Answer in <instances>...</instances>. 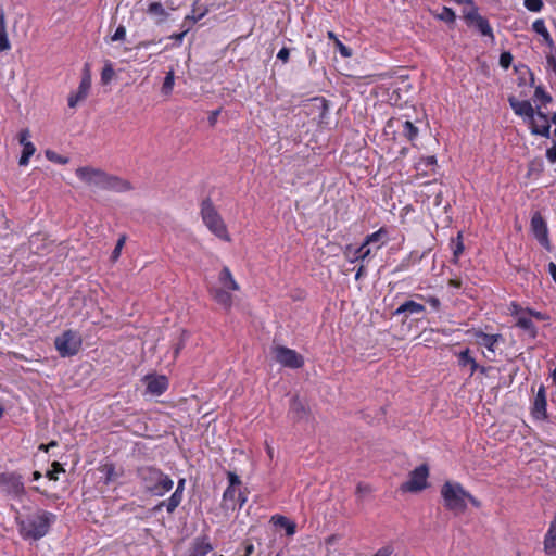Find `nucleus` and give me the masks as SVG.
Returning <instances> with one entry per match:
<instances>
[{"label": "nucleus", "mask_w": 556, "mask_h": 556, "mask_svg": "<svg viewBox=\"0 0 556 556\" xmlns=\"http://www.w3.org/2000/svg\"><path fill=\"white\" fill-rule=\"evenodd\" d=\"M75 175L86 185L101 190L122 193L130 191L134 188L130 181L92 166L78 167L75 170Z\"/></svg>", "instance_id": "1"}, {"label": "nucleus", "mask_w": 556, "mask_h": 556, "mask_svg": "<svg viewBox=\"0 0 556 556\" xmlns=\"http://www.w3.org/2000/svg\"><path fill=\"white\" fill-rule=\"evenodd\" d=\"M136 475L143 491L152 496H164L174 486V480L155 466H140Z\"/></svg>", "instance_id": "2"}, {"label": "nucleus", "mask_w": 556, "mask_h": 556, "mask_svg": "<svg viewBox=\"0 0 556 556\" xmlns=\"http://www.w3.org/2000/svg\"><path fill=\"white\" fill-rule=\"evenodd\" d=\"M56 516L47 510H38L22 519H17L20 533L24 539L39 540L43 538L55 521Z\"/></svg>", "instance_id": "3"}, {"label": "nucleus", "mask_w": 556, "mask_h": 556, "mask_svg": "<svg viewBox=\"0 0 556 556\" xmlns=\"http://www.w3.org/2000/svg\"><path fill=\"white\" fill-rule=\"evenodd\" d=\"M218 282L220 287L210 288L208 293L218 305H220L226 311H230L232 307L233 298L229 291H239L240 286L227 266H224L219 271Z\"/></svg>", "instance_id": "4"}, {"label": "nucleus", "mask_w": 556, "mask_h": 556, "mask_svg": "<svg viewBox=\"0 0 556 556\" xmlns=\"http://www.w3.org/2000/svg\"><path fill=\"white\" fill-rule=\"evenodd\" d=\"M200 214L203 224L214 236L225 242L231 241L227 226L210 198H206L201 202Z\"/></svg>", "instance_id": "5"}, {"label": "nucleus", "mask_w": 556, "mask_h": 556, "mask_svg": "<svg viewBox=\"0 0 556 556\" xmlns=\"http://www.w3.org/2000/svg\"><path fill=\"white\" fill-rule=\"evenodd\" d=\"M466 492L467 490L459 482L445 481L440 491L444 507L455 515L465 513Z\"/></svg>", "instance_id": "6"}, {"label": "nucleus", "mask_w": 556, "mask_h": 556, "mask_svg": "<svg viewBox=\"0 0 556 556\" xmlns=\"http://www.w3.org/2000/svg\"><path fill=\"white\" fill-rule=\"evenodd\" d=\"M83 339L76 330H65L54 339V346L61 357H71L81 349Z\"/></svg>", "instance_id": "7"}, {"label": "nucleus", "mask_w": 556, "mask_h": 556, "mask_svg": "<svg viewBox=\"0 0 556 556\" xmlns=\"http://www.w3.org/2000/svg\"><path fill=\"white\" fill-rule=\"evenodd\" d=\"M429 468L426 464L416 467L408 476L407 481L403 482L400 490L403 493H417L425 490L428 485Z\"/></svg>", "instance_id": "8"}, {"label": "nucleus", "mask_w": 556, "mask_h": 556, "mask_svg": "<svg viewBox=\"0 0 556 556\" xmlns=\"http://www.w3.org/2000/svg\"><path fill=\"white\" fill-rule=\"evenodd\" d=\"M275 359L283 367L299 369L304 366V357L295 350L277 345L273 349Z\"/></svg>", "instance_id": "9"}, {"label": "nucleus", "mask_w": 556, "mask_h": 556, "mask_svg": "<svg viewBox=\"0 0 556 556\" xmlns=\"http://www.w3.org/2000/svg\"><path fill=\"white\" fill-rule=\"evenodd\" d=\"M0 490L14 497L22 496L25 493L22 476L16 472L0 473Z\"/></svg>", "instance_id": "10"}, {"label": "nucleus", "mask_w": 556, "mask_h": 556, "mask_svg": "<svg viewBox=\"0 0 556 556\" xmlns=\"http://www.w3.org/2000/svg\"><path fill=\"white\" fill-rule=\"evenodd\" d=\"M90 88H91L90 67H89V64H85L84 70H83L81 80L79 83L77 91L72 92L68 96V99H67L68 106L71 109H75L79 102L84 101L88 97V94L90 92Z\"/></svg>", "instance_id": "11"}, {"label": "nucleus", "mask_w": 556, "mask_h": 556, "mask_svg": "<svg viewBox=\"0 0 556 556\" xmlns=\"http://www.w3.org/2000/svg\"><path fill=\"white\" fill-rule=\"evenodd\" d=\"M510 314L513 317L516 318V327L522 329L526 331L531 338H535L538 334V329L535 325L533 324L530 316H528L523 312V307H521L519 304L513 302L510 304Z\"/></svg>", "instance_id": "12"}, {"label": "nucleus", "mask_w": 556, "mask_h": 556, "mask_svg": "<svg viewBox=\"0 0 556 556\" xmlns=\"http://www.w3.org/2000/svg\"><path fill=\"white\" fill-rule=\"evenodd\" d=\"M185 484L186 480L179 479L177 482L176 490L167 500L161 501L157 505H155L153 507V511H160L162 510L163 507H165L168 514H173L182 502Z\"/></svg>", "instance_id": "13"}, {"label": "nucleus", "mask_w": 556, "mask_h": 556, "mask_svg": "<svg viewBox=\"0 0 556 556\" xmlns=\"http://www.w3.org/2000/svg\"><path fill=\"white\" fill-rule=\"evenodd\" d=\"M530 225L533 236L539 241V243L546 250H551L547 225L539 212L532 215Z\"/></svg>", "instance_id": "14"}, {"label": "nucleus", "mask_w": 556, "mask_h": 556, "mask_svg": "<svg viewBox=\"0 0 556 556\" xmlns=\"http://www.w3.org/2000/svg\"><path fill=\"white\" fill-rule=\"evenodd\" d=\"M464 17L466 22L472 24L482 36L494 39V33L489 21L479 14L477 5H473V9L465 13Z\"/></svg>", "instance_id": "15"}, {"label": "nucleus", "mask_w": 556, "mask_h": 556, "mask_svg": "<svg viewBox=\"0 0 556 556\" xmlns=\"http://www.w3.org/2000/svg\"><path fill=\"white\" fill-rule=\"evenodd\" d=\"M469 333H472L478 345L484 346L493 355L495 354L498 342L503 339L500 333L489 334L481 329H471Z\"/></svg>", "instance_id": "16"}, {"label": "nucleus", "mask_w": 556, "mask_h": 556, "mask_svg": "<svg viewBox=\"0 0 556 556\" xmlns=\"http://www.w3.org/2000/svg\"><path fill=\"white\" fill-rule=\"evenodd\" d=\"M372 248L365 245L363 242L359 247H354L353 244H346L343 249V256L350 263L355 262H364L365 260L371 257Z\"/></svg>", "instance_id": "17"}, {"label": "nucleus", "mask_w": 556, "mask_h": 556, "mask_svg": "<svg viewBox=\"0 0 556 556\" xmlns=\"http://www.w3.org/2000/svg\"><path fill=\"white\" fill-rule=\"evenodd\" d=\"M531 415L536 420H544L547 418V401L544 386H540L536 395L534 396Z\"/></svg>", "instance_id": "18"}, {"label": "nucleus", "mask_w": 556, "mask_h": 556, "mask_svg": "<svg viewBox=\"0 0 556 556\" xmlns=\"http://www.w3.org/2000/svg\"><path fill=\"white\" fill-rule=\"evenodd\" d=\"M213 544L208 535H199L190 544L188 556H206L213 551Z\"/></svg>", "instance_id": "19"}, {"label": "nucleus", "mask_w": 556, "mask_h": 556, "mask_svg": "<svg viewBox=\"0 0 556 556\" xmlns=\"http://www.w3.org/2000/svg\"><path fill=\"white\" fill-rule=\"evenodd\" d=\"M144 380L147 382V392L152 395H162L167 389H168V379L166 376H153V375H147L144 377Z\"/></svg>", "instance_id": "20"}, {"label": "nucleus", "mask_w": 556, "mask_h": 556, "mask_svg": "<svg viewBox=\"0 0 556 556\" xmlns=\"http://www.w3.org/2000/svg\"><path fill=\"white\" fill-rule=\"evenodd\" d=\"M543 549L547 556H556V514L544 535Z\"/></svg>", "instance_id": "21"}, {"label": "nucleus", "mask_w": 556, "mask_h": 556, "mask_svg": "<svg viewBox=\"0 0 556 556\" xmlns=\"http://www.w3.org/2000/svg\"><path fill=\"white\" fill-rule=\"evenodd\" d=\"M457 364L460 368L469 367V376L472 377L475 372H477L479 368V364L476 358L472 356V351L469 348L464 349L463 351L456 354Z\"/></svg>", "instance_id": "22"}, {"label": "nucleus", "mask_w": 556, "mask_h": 556, "mask_svg": "<svg viewBox=\"0 0 556 556\" xmlns=\"http://www.w3.org/2000/svg\"><path fill=\"white\" fill-rule=\"evenodd\" d=\"M530 125L532 134L548 137L551 126L544 113L539 112L536 116L534 115L533 119H530Z\"/></svg>", "instance_id": "23"}, {"label": "nucleus", "mask_w": 556, "mask_h": 556, "mask_svg": "<svg viewBox=\"0 0 556 556\" xmlns=\"http://www.w3.org/2000/svg\"><path fill=\"white\" fill-rule=\"evenodd\" d=\"M437 167V159L433 155L420 157L418 162L415 163V170L417 177H425L433 174Z\"/></svg>", "instance_id": "24"}, {"label": "nucleus", "mask_w": 556, "mask_h": 556, "mask_svg": "<svg viewBox=\"0 0 556 556\" xmlns=\"http://www.w3.org/2000/svg\"><path fill=\"white\" fill-rule=\"evenodd\" d=\"M389 231L386 227H380L377 231L369 233L365 237L364 243L367 247H371V244L377 243L376 251L381 249L383 245L387 244L389 240Z\"/></svg>", "instance_id": "25"}, {"label": "nucleus", "mask_w": 556, "mask_h": 556, "mask_svg": "<svg viewBox=\"0 0 556 556\" xmlns=\"http://www.w3.org/2000/svg\"><path fill=\"white\" fill-rule=\"evenodd\" d=\"M509 104L511 109L514 110L515 114L519 116H526L530 119H533V116L535 115L534 109L532 108L531 103L527 100L519 101L514 97L509 98Z\"/></svg>", "instance_id": "26"}, {"label": "nucleus", "mask_w": 556, "mask_h": 556, "mask_svg": "<svg viewBox=\"0 0 556 556\" xmlns=\"http://www.w3.org/2000/svg\"><path fill=\"white\" fill-rule=\"evenodd\" d=\"M532 29H533V31H535L538 35H540L542 37L543 42L551 50H555V52H556V47L554 45V40H553L543 18L535 20L532 24Z\"/></svg>", "instance_id": "27"}, {"label": "nucleus", "mask_w": 556, "mask_h": 556, "mask_svg": "<svg viewBox=\"0 0 556 556\" xmlns=\"http://www.w3.org/2000/svg\"><path fill=\"white\" fill-rule=\"evenodd\" d=\"M307 406L300 400L298 395L293 396L290 402V409L289 413L292 416V418L296 421L303 419L308 414Z\"/></svg>", "instance_id": "28"}, {"label": "nucleus", "mask_w": 556, "mask_h": 556, "mask_svg": "<svg viewBox=\"0 0 556 556\" xmlns=\"http://www.w3.org/2000/svg\"><path fill=\"white\" fill-rule=\"evenodd\" d=\"M146 12L151 16L157 17L156 24L164 23L169 16V13L164 9L161 2H150Z\"/></svg>", "instance_id": "29"}, {"label": "nucleus", "mask_w": 556, "mask_h": 556, "mask_svg": "<svg viewBox=\"0 0 556 556\" xmlns=\"http://www.w3.org/2000/svg\"><path fill=\"white\" fill-rule=\"evenodd\" d=\"M424 257V253L412 251L408 255L403 257L395 268V271L407 270L412 265L418 264Z\"/></svg>", "instance_id": "30"}, {"label": "nucleus", "mask_w": 556, "mask_h": 556, "mask_svg": "<svg viewBox=\"0 0 556 556\" xmlns=\"http://www.w3.org/2000/svg\"><path fill=\"white\" fill-rule=\"evenodd\" d=\"M237 488L227 486L223 493L222 506L226 509L237 508Z\"/></svg>", "instance_id": "31"}, {"label": "nucleus", "mask_w": 556, "mask_h": 556, "mask_svg": "<svg viewBox=\"0 0 556 556\" xmlns=\"http://www.w3.org/2000/svg\"><path fill=\"white\" fill-rule=\"evenodd\" d=\"M422 312H425V306L422 304L417 303L413 300H408V301H405L403 304H401L396 308L395 314L396 315L405 314V313L420 314Z\"/></svg>", "instance_id": "32"}, {"label": "nucleus", "mask_w": 556, "mask_h": 556, "mask_svg": "<svg viewBox=\"0 0 556 556\" xmlns=\"http://www.w3.org/2000/svg\"><path fill=\"white\" fill-rule=\"evenodd\" d=\"M271 522L276 526H279L286 530L287 535H293L296 531L295 522L289 520L287 517L282 515H274L271 517Z\"/></svg>", "instance_id": "33"}, {"label": "nucleus", "mask_w": 556, "mask_h": 556, "mask_svg": "<svg viewBox=\"0 0 556 556\" xmlns=\"http://www.w3.org/2000/svg\"><path fill=\"white\" fill-rule=\"evenodd\" d=\"M47 239L45 238L43 235L41 233H36L34 236H31L30 238V248L33 249V252L37 255H42L45 254L47 251V243H46Z\"/></svg>", "instance_id": "34"}, {"label": "nucleus", "mask_w": 556, "mask_h": 556, "mask_svg": "<svg viewBox=\"0 0 556 556\" xmlns=\"http://www.w3.org/2000/svg\"><path fill=\"white\" fill-rule=\"evenodd\" d=\"M451 249L453 251V260H452V262L454 264H457L458 261H459L460 255L463 254V252L465 250L462 232H458L456 238H452V240H451Z\"/></svg>", "instance_id": "35"}, {"label": "nucleus", "mask_w": 556, "mask_h": 556, "mask_svg": "<svg viewBox=\"0 0 556 556\" xmlns=\"http://www.w3.org/2000/svg\"><path fill=\"white\" fill-rule=\"evenodd\" d=\"M401 131L408 141H414L419 132L418 128L410 121L401 123Z\"/></svg>", "instance_id": "36"}, {"label": "nucleus", "mask_w": 556, "mask_h": 556, "mask_svg": "<svg viewBox=\"0 0 556 556\" xmlns=\"http://www.w3.org/2000/svg\"><path fill=\"white\" fill-rule=\"evenodd\" d=\"M11 49L5 28L4 15H0V52H4Z\"/></svg>", "instance_id": "37"}, {"label": "nucleus", "mask_w": 556, "mask_h": 556, "mask_svg": "<svg viewBox=\"0 0 556 556\" xmlns=\"http://www.w3.org/2000/svg\"><path fill=\"white\" fill-rule=\"evenodd\" d=\"M36 152V147L33 142H27L23 146L22 155L20 157L18 164L20 166H26L29 163V159Z\"/></svg>", "instance_id": "38"}, {"label": "nucleus", "mask_w": 556, "mask_h": 556, "mask_svg": "<svg viewBox=\"0 0 556 556\" xmlns=\"http://www.w3.org/2000/svg\"><path fill=\"white\" fill-rule=\"evenodd\" d=\"M174 84H175V73H174V70H170L169 72H167V74L164 78L162 89H161L162 93L165 96H169L173 92Z\"/></svg>", "instance_id": "39"}, {"label": "nucleus", "mask_w": 556, "mask_h": 556, "mask_svg": "<svg viewBox=\"0 0 556 556\" xmlns=\"http://www.w3.org/2000/svg\"><path fill=\"white\" fill-rule=\"evenodd\" d=\"M101 471L103 472L104 475V480H105V483H110V482H113L117 479L118 475L116 472V469H115V465L114 464H105Z\"/></svg>", "instance_id": "40"}, {"label": "nucleus", "mask_w": 556, "mask_h": 556, "mask_svg": "<svg viewBox=\"0 0 556 556\" xmlns=\"http://www.w3.org/2000/svg\"><path fill=\"white\" fill-rule=\"evenodd\" d=\"M416 296L418 299L425 301L426 303H428L433 311L439 312L441 309V301L438 296H432V295L426 296L422 294H417Z\"/></svg>", "instance_id": "41"}, {"label": "nucleus", "mask_w": 556, "mask_h": 556, "mask_svg": "<svg viewBox=\"0 0 556 556\" xmlns=\"http://www.w3.org/2000/svg\"><path fill=\"white\" fill-rule=\"evenodd\" d=\"M525 8L530 12H541L544 8L542 0H523Z\"/></svg>", "instance_id": "42"}, {"label": "nucleus", "mask_w": 556, "mask_h": 556, "mask_svg": "<svg viewBox=\"0 0 556 556\" xmlns=\"http://www.w3.org/2000/svg\"><path fill=\"white\" fill-rule=\"evenodd\" d=\"M439 18L446 23H454L456 20V14L453 9L443 7L441 14H439Z\"/></svg>", "instance_id": "43"}, {"label": "nucleus", "mask_w": 556, "mask_h": 556, "mask_svg": "<svg viewBox=\"0 0 556 556\" xmlns=\"http://www.w3.org/2000/svg\"><path fill=\"white\" fill-rule=\"evenodd\" d=\"M114 76V70L111 63L105 64L101 72V81L102 84H108L112 80Z\"/></svg>", "instance_id": "44"}, {"label": "nucleus", "mask_w": 556, "mask_h": 556, "mask_svg": "<svg viewBox=\"0 0 556 556\" xmlns=\"http://www.w3.org/2000/svg\"><path fill=\"white\" fill-rule=\"evenodd\" d=\"M46 156H47V159L49 161L58 163V164H62V165H64V164H66L68 162L67 157L62 156V155H60L56 152L51 151V150H47L46 151Z\"/></svg>", "instance_id": "45"}, {"label": "nucleus", "mask_w": 556, "mask_h": 556, "mask_svg": "<svg viewBox=\"0 0 556 556\" xmlns=\"http://www.w3.org/2000/svg\"><path fill=\"white\" fill-rule=\"evenodd\" d=\"M336 49L339 51L341 56L343 58H351L352 56V49L345 46L340 39H336V42H333Z\"/></svg>", "instance_id": "46"}, {"label": "nucleus", "mask_w": 556, "mask_h": 556, "mask_svg": "<svg viewBox=\"0 0 556 556\" xmlns=\"http://www.w3.org/2000/svg\"><path fill=\"white\" fill-rule=\"evenodd\" d=\"M535 99L540 100L543 104L552 101V97L541 87H536L534 90Z\"/></svg>", "instance_id": "47"}, {"label": "nucleus", "mask_w": 556, "mask_h": 556, "mask_svg": "<svg viewBox=\"0 0 556 556\" xmlns=\"http://www.w3.org/2000/svg\"><path fill=\"white\" fill-rule=\"evenodd\" d=\"M52 469L47 472V477L50 480H58V473L63 472L64 468L59 462H53L51 465Z\"/></svg>", "instance_id": "48"}, {"label": "nucleus", "mask_w": 556, "mask_h": 556, "mask_svg": "<svg viewBox=\"0 0 556 556\" xmlns=\"http://www.w3.org/2000/svg\"><path fill=\"white\" fill-rule=\"evenodd\" d=\"M513 62V55L509 51H503L500 55V65L504 70H508Z\"/></svg>", "instance_id": "49"}, {"label": "nucleus", "mask_w": 556, "mask_h": 556, "mask_svg": "<svg viewBox=\"0 0 556 556\" xmlns=\"http://www.w3.org/2000/svg\"><path fill=\"white\" fill-rule=\"evenodd\" d=\"M523 312L530 316V318H535L536 320H540V321H544V320H547L549 317L548 315H546L545 313H542V312H539V311H534V309H531V308H523Z\"/></svg>", "instance_id": "50"}, {"label": "nucleus", "mask_w": 556, "mask_h": 556, "mask_svg": "<svg viewBox=\"0 0 556 556\" xmlns=\"http://www.w3.org/2000/svg\"><path fill=\"white\" fill-rule=\"evenodd\" d=\"M125 241H126V237L125 236H122L117 240L116 245H115V248H114V250L112 252V260L116 261L119 257L122 249H123V247L125 244Z\"/></svg>", "instance_id": "51"}, {"label": "nucleus", "mask_w": 556, "mask_h": 556, "mask_svg": "<svg viewBox=\"0 0 556 556\" xmlns=\"http://www.w3.org/2000/svg\"><path fill=\"white\" fill-rule=\"evenodd\" d=\"M126 37V28L123 25H119L115 33L112 35L111 40L112 41H121L124 40Z\"/></svg>", "instance_id": "52"}, {"label": "nucleus", "mask_w": 556, "mask_h": 556, "mask_svg": "<svg viewBox=\"0 0 556 556\" xmlns=\"http://www.w3.org/2000/svg\"><path fill=\"white\" fill-rule=\"evenodd\" d=\"M553 51L554 50H551V52L546 54V65L548 70L556 74V55L553 53Z\"/></svg>", "instance_id": "53"}, {"label": "nucleus", "mask_w": 556, "mask_h": 556, "mask_svg": "<svg viewBox=\"0 0 556 556\" xmlns=\"http://www.w3.org/2000/svg\"><path fill=\"white\" fill-rule=\"evenodd\" d=\"M227 477H228V481H229L228 486L237 488L241 484V480L237 473H235L232 471H228Z\"/></svg>", "instance_id": "54"}, {"label": "nucleus", "mask_w": 556, "mask_h": 556, "mask_svg": "<svg viewBox=\"0 0 556 556\" xmlns=\"http://www.w3.org/2000/svg\"><path fill=\"white\" fill-rule=\"evenodd\" d=\"M29 137H30V131L28 128H25V129H22L18 134V142L21 146H24L25 143L27 142H30L29 141Z\"/></svg>", "instance_id": "55"}, {"label": "nucleus", "mask_w": 556, "mask_h": 556, "mask_svg": "<svg viewBox=\"0 0 556 556\" xmlns=\"http://www.w3.org/2000/svg\"><path fill=\"white\" fill-rule=\"evenodd\" d=\"M546 159L549 163H556V141L546 150Z\"/></svg>", "instance_id": "56"}, {"label": "nucleus", "mask_w": 556, "mask_h": 556, "mask_svg": "<svg viewBox=\"0 0 556 556\" xmlns=\"http://www.w3.org/2000/svg\"><path fill=\"white\" fill-rule=\"evenodd\" d=\"M187 33H188V29H186L181 33H175V34L170 35L169 38L174 39L175 46L179 47L182 43V40H184L185 36L187 35Z\"/></svg>", "instance_id": "57"}, {"label": "nucleus", "mask_w": 556, "mask_h": 556, "mask_svg": "<svg viewBox=\"0 0 556 556\" xmlns=\"http://www.w3.org/2000/svg\"><path fill=\"white\" fill-rule=\"evenodd\" d=\"M290 58V50L287 47H283L279 50L277 54V59L281 60L283 63H287Z\"/></svg>", "instance_id": "58"}, {"label": "nucleus", "mask_w": 556, "mask_h": 556, "mask_svg": "<svg viewBox=\"0 0 556 556\" xmlns=\"http://www.w3.org/2000/svg\"><path fill=\"white\" fill-rule=\"evenodd\" d=\"M466 503H470L476 508L481 507V502L468 491L466 492Z\"/></svg>", "instance_id": "59"}, {"label": "nucleus", "mask_w": 556, "mask_h": 556, "mask_svg": "<svg viewBox=\"0 0 556 556\" xmlns=\"http://www.w3.org/2000/svg\"><path fill=\"white\" fill-rule=\"evenodd\" d=\"M393 548L391 546H383L379 548L372 556H391Z\"/></svg>", "instance_id": "60"}, {"label": "nucleus", "mask_w": 556, "mask_h": 556, "mask_svg": "<svg viewBox=\"0 0 556 556\" xmlns=\"http://www.w3.org/2000/svg\"><path fill=\"white\" fill-rule=\"evenodd\" d=\"M448 287L454 289H460L463 286L462 279L458 277L451 278L447 282Z\"/></svg>", "instance_id": "61"}, {"label": "nucleus", "mask_w": 556, "mask_h": 556, "mask_svg": "<svg viewBox=\"0 0 556 556\" xmlns=\"http://www.w3.org/2000/svg\"><path fill=\"white\" fill-rule=\"evenodd\" d=\"M185 346V339L184 338H180L179 342L175 345L174 348V358H177L180 351L184 349Z\"/></svg>", "instance_id": "62"}, {"label": "nucleus", "mask_w": 556, "mask_h": 556, "mask_svg": "<svg viewBox=\"0 0 556 556\" xmlns=\"http://www.w3.org/2000/svg\"><path fill=\"white\" fill-rule=\"evenodd\" d=\"M247 502V496L242 492H238L237 494V506L239 509L243 507Z\"/></svg>", "instance_id": "63"}, {"label": "nucleus", "mask_w": 556, "mask_h": 556, "mask_svg": "<svg viewBox=\"0 0 556 556\" xmlns=\"http://www.w3.org/2000/svg\"><path fill=\"white\" fill-rule=\"evenodd\" d=\"M548 271H549V274H551V276H552L553 280H554V281H555V283H556V264H555V263L551 262V263L548 264Z\"/></svg>", "instance_id": "64"}]
</instances>
